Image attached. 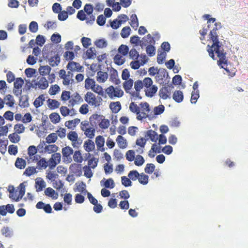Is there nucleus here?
<instances>
[{
    "label": "nucleus",
    "mask_w": 248,
    "mask_h": 248,
    "mask_svg": "<svg viewBox=\"0 0 248 248\" xmlns=\"http://www.w3.org/2000/svg\"><path fill=\"white\" fill-rule=\"evenodd\" d=\"M203 17L207 20V28H210L211 24H213V28L211 30L209 36L210 39L212 41L213 44L210 46L207 45V50L209 55L213 60L215 59L214 52L217 54L219 60L217 61L218 65L224 68L223 64L227 65L228 60L226 58V52L223 49V46L222 43L218 40V36L217 31L221 28L220 22H216V18L210 17V15L208 14L204 15ZM224 69H225L224 68Z\"/></svg>",
    "instance_id": "obj_1"
},
{
    "label": "nucleus",
    "mask_w": 248,
    "mask_h": 248,
    "mask_svg": "<svg viewBox=\"0 0 248 248\" xmlns=\"http://www.w3.org/2000/svg\"><path fill=\"white\" fill-rule=\"evenodd\" d=\"M129 109L131 112L137 114V119L138 120L141 121L151 117L150 115L151 109L147 102H141L139 106L134 102H131L129 106Z\"/></svg>",
    "instance_id": "obj_2"
},
{
    "label": "nucleus",
    "mask_w": 248,
    "mask_h": 248,
    "mask_svg": "<svg viewBox=\"0 0 248 248\" xmlns=\"http://www.w3.org/2000/svg\"><path fill=\"white\" fill-rule=\"evenodd\" d=\"M8 190L10 193L9 198L17 202L21 199L24 195L25 193V185L24 183H21L16 190H15L14 186H9Z\"/></svg>",
    "instance_id": "obj_3"
},
{
    "label": "nucleus",
    "mask_w": 248,
    "mask_h": 248,
    "mask_svg": "<svg viewBox=\"0 0 248 248\" xmlns=\"http://www.w3.org/2000/svg\"><path fill=\"white\" fill-rule=\"evenodd\" d=\"M84 99L87 103L94 107H99L102 102V99L100 96H96L92 92H87L85 95Z\"/></svg>",
    "instance_id": "obj_4"
},
{
    "label": "nucleus",
    "mask_w": 248,
    "mask_h": 248,
    "mask_svg": "<svg viewBox=\"0 0 248 248\" xmlns=\"http://www.w3.org/2000/svg\"><path fill=\"white\" fill-rule=\"evenodd\" d=\"M38 80H33L32 81L31 86L33 88L45 90L48 87V82L46 78L41 77L38 78Z\"/></svg>",
    "instance_id": "obj_5"
},
{
    "label": "nucleus",
    "mask_w": 248,
    "mask_h": 248,
    "mask_svg": "<svg viewBox=\"0 0 248 248\" xmlns=\"http://www.w3.org/2000/svg\"><path fill=\"white\" fill-rule=\"evenodd\" d=\"M59 74L60 78L63 79L62 83L64 85H69L74 81L73 74L71 71H68L66 73L64 69H61Z\"/></svg>",
    "instance_id": "obj_6"
},
{
    "label": "nucleus",
    "mask_w": 248,
    "mask_h": 248,
    "mask_svg": "<svg viewBox=\"0 0 248 248\" xmlns=\"http://www.w3.org/2000/svg\"><path fill=\"white\" fill-rule=\"evenodd\" d=\"M106 92L111 98L113 97H121L124 94V92L119 88H114L113 86L108 87Z\"/></svg>",
    "instance_id": "obj_7"
},
{
    "label": "nucleus",
    "mask_w": 248,
    "mask_h": 248,
    "mask_svg": "<svg viewBox=\"0 0 248 248\" xmlns=\"http://www.w3.org/2000/svg\"><path fill=\"white\" fill-rule=\"evenodd\" d=\"M89 123L87 121L82 122L81 123V129L84 132V134L90 139H93L94 136L95 129L94 127H87Z\"/></svg>",
    "instance_id": "obj_8"
},
{
    "label": "nucleus",
    "mask_w": 248,
    "mask_h": 248,
    "mask_svg": "<svg viewBox=\"0 0 248 248\" xmlns=\"http://www.w3.org/2000/svg\"><path fill=\"white\" fill-rule=\"evenodd\" d=\"M61 159V155L60 153H56L52 154L51 157L47 161V167L50 170H53L56 165L60 162Z\"/></svg>",
    "instance_id": "obj_9"
},
{
    "label": "nucleus",
    "mask_w": 248,
    "mask_h": 248,
    "mask_svg": "<svg viewBox=\"0 0 248 248\" xmlns=\"http://www.w3.org/2000/svg\"><path fill=\"white\" fill-rule=\"evenodd\" d=\"M39 158H40V156L38 157V160H35L37 162L36 167H29L25 170H36V169L38 170H45L47 166L48 163L46 158H42L39 160Z\"/></svg>",
    "instance_id": "obj_10"
},
{
    "label": "nucleus",
    "mask_w": 248,
    "mask_h": 248,
    "mask_svg": "<svg viewBox=\"0 0 248 248\" xmlns=\"http://www.w3.org/2000/svg\"><path fill=\"white\" fill-rule=\"evenodd\" d=\"M83 102V99L77 93H73L69 101V107H73L75 105L79 104Z\"/></svg>",
    "instance_id": "obj_11"
},
{
    "label": "nucleus",
    "mask_w": 248,
    "mask_h": 248,
    "mask_svg": "<svg viewBox=\"0 0 248 248\" xmlns=\"http://www.w3.org/2000/svg\"><path fill=\"white\" fill-rule=\"evenodd\" d=\"M37 150L35 146L31 145L29 147L28 149V154L29 156L28 161L29 162L33 161L34 160H38V156H35L37 153Z\"/></svg>",
    "instance_id": "obj_12"
},
{
    "label": "nucleus",
    "mask_w": 248,
    "mask_h": 248,
    "mask_svg": "<svg viewBox=\"0 0 248 248\" xmlns=\"http://www.w3.org/2000/svg\"><path fill=\"white\" fill-rule=\"evenodd\" d=\"M168 76V74L166 69H160L157 71L156 79L158 82L162 83L164 82V79L167 78Z\"/></svg>",
    "instance_id": "obj_13"
},
{
    "label": "nucleus",
    "mask_w": 248,
    "mask_h": 248,
    "mask_svg": "<svg viewBox=\"0 0 248 248\" xmlns=\"http://www.w3.org/2000/svg\"><path fill=\"white\" fill-rule=\"evenodd\" d=\"M98 162V159L94 157L91 158L88 161V165L83 167V170H91L92 169H94L97 166Z\"/></svg>",
    "instance_id": "obj_14"
},
{
    "label": "nucleus",
    "mask_w": 248,
    "mask_h": 248,
    "mask_svg": "<svg viewBox=\"0 0 248 248\" xmlns=\"http://www.w3.org/2000/svg\"><path fill=\"white\" fill-rule=\"evenodd\" d=\"M67 69H69L72 72V71H78L80 72L81 71L82 69V66H81L79 63L72 61L70 62L67 65Z\"/></svg>",
    "instance_id": "obj_15"
},
{
    "label": "nucleus",
    "mask_w": 248,
    "mask_h": 248,
    "mask_svg": "<svg viewBox=\"0 0 248 248\" xmlns=\"http://www.w3.org/2000/svg\"><path fill=\"white\" fill-rule=\"evenodd\" d=\"M95 143L98 150L101 152L105 151V148H104L105 139L102 136L99 135L96 137Z\"/></svg>",
    "instance_id": "obj_16"
},
{
    "label": "nucleus",
    "mask_w": 248,
    "mask_h": 248,
    "mask_svg": "<svg viewBox=\"0 0 248 248\" xmlns=\"http://www.w3.org/2000/svg\"><path fill=\"white\" fill-rule=\"evenodd\" d=\"M102 116L97 114H94L90 117V123L93 127H95L97 124H99L102 120Z\"/></svg>",
    "instance_id": "obj_17"
},
{
    "label": "nucleus",
    "mask_w": 248,
    "mask_h": 248,
    "mask_svg": "<svg viewBox=\"0 0 248 248\" xmlns=\"http://www.w3.org/2000/svg\"><path fill=\"white\" fill-rule=\"evenodd\" d=\"M155 41L154 38L150 34L144 36L141 41V43L140 44V46L142 47L144 46H146L152 44H155Z\"/></svg>",
    "instance_id": "obj_18"
},
{
    "label": "nucleus",
    "mask_w": 248,
    "mask_h": 248,
    "mask_svg": "<svg viewBox=\"0 0 248 248\" xmlns=\"http://www.w3.org/2000/svg\"><path fill=\"white\" fill-rule=\"evenodd\" d=\"M160 97L163 99H167L170 95V91L168 87L161 88L159 92Z\"/></svg>",
    "instance_id": "obj_19"
},
{
    "label": "nucleus",
    "mask_w": 248,
    "mask_h": 248,
    "mask_svg": "<svg viewBox=\"0 0 248 248\" xmlns=\"http://www.w3.org/2000/svg\"><path fill=\"white\" fill-rule=\"evenodd\" d=\"M80 121L79 119L76 118L74 120L65 122V125L68 129H73L80 123Z\"/></svg>",
    "instance_id": "obj_20"
},
{
    "label": "nucleus",
    "mask_w": 248,
    "mask_h": 248,
    "mask_svg": "<svg viewBox=\"0 0 248 248\" xmlns=\"http://www.w3.org/2000/svg\"><path fill=\"white\" fill-rule=\"evenodd\" d=\"M119 148L124 149L127 146L126 140L121 135H119L116 140Z\"/></svg>",
    "instance_id": "obj_21"
},
{
    "label": "nucleus",
    "mask_w": 248,
    "mask_h": 248,
    "mask_svg": "<svg viewBox=\"0 0 248 248\" xmlns=\"http://www.w3.org/2000/svg\"><path fill=\"white\" fill-rule=\"evenodd\" d=\"M45 194L46 196L51 197L54 200L58 198V194L51 187L46 188L45 190Z\"/></svg>",
    "instance_id": "obj_22"
},
{
    "label": "nucleus",
    "mask_w": 248,
    "mask_h": 248,
    "mask_svg": "<svg viewBox=\"0 0 248 248\" xmlns=\"http://www.w3.org/2000/svg\"><path fill=\"white\" fill-rule=\"evenodd\" d=\"M172 98L175 102L177 103L181 102L184 99V95L183 92L180 90L175 91L173 93Z\"/></svg>",
    "instance_id": "obj_23"
},
{
    "label": "nucleus",
    "mask_w": 248,
    "mask_h": 248,
    "mask_svg": "<svg viewBox=\"0 0 248 248\" xmlns=\"http://www.w3.org/2000/svg\"><path fill=\"white\" fill-rule=\"evenodd\" d=\"M109 108L113 113H117L121 109V105L120 102H111L109 105Z\"/></svg>",
    "instance_id": "obj_24"
},
{
    "label": "nucleus",
    "mask_w": 248,
    "mask_h": 248,
    "mask_svg": "<svg viewBox=\"0 0 248 248\" xmlns=\"http://www.w3.org/2000/svg\"><path fill=\"white\" fill-rule=\"evenodd\" d=\"M146 136L148 137L153 142H156L158 140V136L157 133L153 130H148L146 132Z\"/></svg>",
    "instance_id": "obj_25"
},
{
    "label": "nucleus",
    "mask_w": 248,
    "mask_h": 248,
    "mask_svg": "<svg viewBox=\"0 0 248 248\" xmlns=\"http://www.w3.org/2000/svg\"><path fill=\"white\" fill-rule=\"evenodd\" d=\"M83 146L85 151L88 152L93 151L95 148V145L93 141L91 140H88L85 141Z\"/></svg>",
    "instance_id": "obj_26"
},
{
    "label": "nucleus",
    "mask_w": 248,
    "mask_h": 248,
    "mask_svg": "<svg viewBox=\"0 0 248 248\" xmlns=\"http://www.w3.org/2000/svg\"><path fill=\"white\" fill-rule=\"evenodd\" d=\"M96 78L99 82H104L108 78V74L106 72L99 71L97 73Z\"/></svg>",
    "instance_id": "obj_27"
},
{
    "label": "nucleus",
    "mask_w": 248,
    "mask_h": 248,
    "mask_svg": "<svg viewBox=\"0 0 248 248\" xmlns=\"http://www.w3.org/2000/svg\"><path fill=\"white\" fill-rule=\"evenodd\" d=\"M103 182H104L103 186L105 188L111 189L115 186L114 181L111 178H109L108 179L103 178V179L101 181V184H102Z\"/></svg>",
    "instance_id": "obj_28"
},
{
    "label": "nucleus",
    "mask_w": 248,
    "mask_h": 248,
    "mask_svg": "<svg viewBox=\"0 0 248 248\" xmlns=\"http://www.w3.org/2000/svg\"><path fill=\"white\" fill-rule=\"evenodd\" d=\"M62 153L63 157L71 159L70 156L73 154V150L71 147L66 146L62 148Z\"/></svg>",
    "instance_id": "obj_29"
},
{
    "label": "nucleus",
    "mask_w": 248,
    "mask_h": 248,
    "mask_svg": "<svg viewBox=\"0 0 248 248\" xmlns=\"http://www.w3.org/2000/svg\"><path fill=\"white\" fill-rule=\"evenodd\" d=\"M133 85V80L132 79L126 80L123 83V87L127 93H130Z\"/></svg>",
    "instance_id": "obj_30"
},
{
    "label": "nucleus",
    "mask_w": 248,
    "mask_h": 248,
    "mask_svg": "<svg viewBox=\"0 0 248 248\" xmlns=\"http://www.w3.org/2000/svg\"><path fill=\"white\" fill-rule=\"evenodd\" d=\"M130 24L135 30H137L139 26L138 19L136 14H132L130 16Z\"/></svg>",
    "instance_id": "obj_31"
},
{
    "label": "nucleus",
    "mask_w": 248,
    "mask_h": 248,
    "mask_svg": "<svg viewBox=\"0 0 248 248\" xmlns=\"http://www.w3.org/2000/svg\"><path fill=\"white\" fill-rule=\"evenodd\" d=\"M60 58L58 54L53 57H51L49 59H48L49 63L52 67L58 65L60 63Z\"/></svg>",
    "instance_id": "obj_32"
},
{
    "label": "nucleus",
    "mask_w": 248,
    "mask_h": 248,
    "mask_svg": "<svg viewBox=\"0 0 248 248\" xmlns=\"http://www.w3.org/2000/svg\"><path fill=\"white\" fill-rule=\"evenodd\" d=\"M157 91V87L155 85H152L149 88L145 90L146 95L149 97H152Z\"/></svg>",
    "instance_id": "obj_33"
},
{
    "label": "nucleus",
    "mask_w": 248,
    "mask_h": 248,
    "mask_svg": "<svg viewBox=\"0 0 248 248\" xmlns=\"http://www.w3.org/2000/svg\"><path fill=\"white\" fill-rule=\"evenodd\" d=\"M110 80L116 85L120 83V80L118 78L117 72L113 70L110 76Z\"/></svg>",
    "instance_id": "obj_34"
},
{
    "label": "nucleus",
    "mask_w": 248,
    "mask_h": 248,
    "mask_svg": "<svg viewBox=\"0 0 248 248\" xmlns=\"http://www.w3.org/2000/svg\"><path fill=\"white\" fill-rule=\"evenodd\" d=\"M26 165V161L21 158H17L15 162L16 167L20 170L24 169Z\"/></svg>",
    "instance_id": "obj_35"
},
{
    "label": "nucleus",
    "mask_w": 248,
    "mask_h": 248,
    "mask_svg": "<svg viewBox=\"0 0 248 248\" xmlns=\"http://www.w3.org/2000/svg\"><path fill=\"white\" fill-rule=\"evenodd\" d=\"M44 101V95L43 94H41L35 99L33 102V105L36 108H38L43 104Z\"/></svg>",
    "instance_id": "obj_36"
},
{
    "label": "nucleus",
    "mask_w": 248,
    "mask_h": 248,
    "mask_svg": "<svg viewBox=\"0 0 248 248\" xmlns=\"http://www.w3.org/2000/svg\"><path fill=\"white\" fill-rule=\"evenodd\" d=\"M48 107L52 109L58 108L60 103L56 100L49 99L47 101Z\"/></svg>",
    "instance_id": "obj_37"
},
{
    "label": "nucleus",
    "mask_w": 248,
    "mask_h": 248,
    "mask_svg": "<svg viewBox=\"0 0 248 248\" xmlns=\"http://www.w3.org/2000/svg\"><path fill=\"white\" fill-rule=\"evenodd\" d=\"M51 68L48 65L40 66L39 69L40 74L42 76H46L49 74Z\"/></svg>",
    "instance_id": "obj_38"
},
{
    "label": "nucleus",
    "mask_w": 248,
    "mask_h": 248,
    "mask_svg": "<svg viewBox=\"0 0 248 248\" xmlns=\"http://www.w3.org/2000/svg\"><path fill=\"white\" fill-rule=\"evenodd\" d=\"M4 102L6 105L10 107H12L15 104V100L13 96L11 94L7 95L4 98Z\"/></svg>",
    "instance_id": "obj_39"
},
{
    "label": "nucleus",
    "mask_w": 248,
    "mask_h": 248,
    "mask_svg": "<svg viewBox=\"0 0 248 248\" xmlns=\"http://www.w3.org/2000/svg\"><path fill=\"white\" fill-rule=\"evenodd\" d=\"M45 152L48 154L55 153L58 150V147L55 144L46 145L44 148Z\"/></svg>",
    "instance_id": "obj_40"
},
{
    "label": "nucleus",
    "mask_w": 248,
    "mask_h": 248,
    "mask_svg": "<svg viewBox=\"0 0 248 248\" xmlns=\"http://www.w3.org/2000/svg\"><path fill=\"white\" fill-rule=\"evenodd\" d=\"M148 176L143 172H142L140 174L138 180L141 184L145 185L148 183Z\"/></svg>",
    "instance_id": "obj_41"
},
{
    "label": "nucleus",
    "mask_w": 248,
    "mask_h": 248,
    "mask_svg": "<svg viewBox=\"0 0 248 248\" xmlns=\"http://www.w3.org/2000/svg\"><path fill=\"white\" fill-rule=\"evenodd\" d=\"M51 122L53 124L58 123L60 121V116L57 113H52L49 115Z\"/></svg>",
    "instance_id": "obj_42"
},
{
    "label": "nucleus",
    "mask_w": 248,
    "mask_h": 248,
    "mask_svg": "<svg viewBox=\"0 0 248 248\" xmlns=\"http://www.w3.org/2000/svg\"><path fill=\"white\" fill-rule=\"evenodd\" d=\"M125 157L128 161H133L135 158V151L133 150H128L126 153Z\"/></svg>",
    "instance_id": "obj_43"
},
{
    "label": "nucleus",
    "mask_w": 248,
    "mask_h": 248,
    "mask_svg": "<svg viewBox=\"0 0 248 248\" xmlns=\"http://www.w3.org/2000/svg\"><path fill=\"white\" fill-rule=\"evenodd\" d=\"M8 138L10 141L12 143H17L20 139L19 136L17 135L16 132L11 134L9 135Z\"/></svg>",
    "instance_id": "obj_44"
},
{
    "label": "nucleus",
    "mask_w": 248,
    "mask_h": 248,
    "mask_svg": "<svg viewBox=\"0 0 248 248\" xmlns=\"http://www.w3.org/2000/svg\"><path fill=\"white\" fill-rule=\"evenodd\" d=\"M95 84V81L93 79L87 78L85 81V87L87 89H92Z\"/></svg>",
    "instance_id": "obj_45"
},
{
    "label": "nucleus",
    "mask_w": 248,
    "mask_h": 248,
    "mask_svg": "<svg viewBox=\"0 0 248 248\" xmlns=\"http://www.w3.org/2000/svg\"><path fill=\"white\" fill-rule=\"evenodd\" d=\"M131 29L129 27H125L123 28L121 32V35L123 38H127L130 35Z\"/></svg>",
    "instance_id": "obj_46"
},
{
    "label": "nucleus",
    "mask_w": 248,
    "mask_h": 248,
    "mask_svg": "<svg viewBox=\"0 0 248 248\" xmlns=\"http://www.w3.org/2000/svg\"><path fill=\"white\" fill-rule=\"evenodd\" d=\"M146 51L147 54L150 57L153 56L155 53V47L152 44L147 45Z\"/></svg>",
    "instance_id": "obj_47"
},
{
    "label": "nucleus",
    "mask_w": 248,
    "mask_h": 248,
    "mask_svg": "<svg viewBox=\"0 0 248 248\" xmlns=\"http://www.w3.org/2000/svg\"><path fill=\"white\" fill-rule=\"evenodd\" d=\"M35 184L37 192L42 191L43 188L45 187V182L42 179L37 180Z\"/></svg>",
    "instance_id": "obj_48"
},
{
    "label": "nucleus",
    "mask_w": 248,
    "mask_h": 248,
    "mask_svg": "<svg viewBox=\"0 0 248 248\" xmlns=\"http://www.w3.org/2000/svg\"><path fill=\"white\" fill-rule=\"evenodd\" d=\"M73 159L75 162L78 163L82 162L83 160V158L80 151H76L75 152L73 155Z\"/></svg>",
    "instance_id": "obj_49"
},
{
    "label": "nucleus",
    "mask_w": 248,
    "mask_h": 248,
    "mask_svg": "<svg viewBox=\"0 0 248 248\" xmlns=\"http://www.w3.org/2000/svg\"><path fill=\"white\" fill-rule=\"evenodd\" d=\"M57 140V136L56 133H51L46 138V142L48 143H54Z\"/></svg>",
    "instance_id": "obj_50"
},
{
    "label": "nucleus",
    "mask_w": 248,
    "mask_h": 248,
    "mask_svg": "<svg viewBox=\"0 0 248 248\" xmlns=\"http://www.w3.org/2000/svg\"><path fill=\"white\" fill-rule=\"evenodd\" d=\"M44 26L47 30H53L56 28L57 24L55 21H47Z\"/></svg>",
    "instance_id": "obj_51"
},
{
    "label": "nucleus",
    "mask_w": 248,
    "mask_h": 248,
    "mask_svg": "<svg viewBox=\"0 0 248 248\" xmlns=\"http://www.w3.org/2000/svg\"><path fill=\"white\" fill-rule=\"evenodd\" d=\"M14 130L17 134H21L25 131V127L23 124H17L14 126Z\"/></svg>",
    "instance_id": "obj_52"
},
{
    "label": "nucleus",
    "mask_w": 248,
    "mask_h": 248,
    "mask_svg": "<svg viewBox=\"0 0 248 248\" xmlns=\"http://www.w3.org/2000/svg\"><path fill=\"white\" fill-rule=\"evenodd\" d=\"M67 138L71 141H76L78 139V135L76 132L71 131L68 133Z\"/></svg>",
    "instance_id": "obj_53"
},
{
    "label": "nucleus",
    "mask_w": 248,
    "mask_h": 248,
    "mask_svg": "<svg viewBox=\"0 0 248 248\" xmlns=\"http://www.w3.org/2000/svg\"><path fill=\"white\" fill-rule=\"evenodd\" d=\"M29 30L31 32L35 33L38 30V25L36 21H31L29 25Z\"/></svg>",
    "instance_id": "obj_54"
},
{
    "label": "nucleus",
    "mask_w": 248,
    "mask_h": 248,
    "mask_svg": "<svg viewBox=\"0 0 248 248\" xmlns=\"http://www.w3.org/2000/svg\"><path fill=\"white\" fill-rule=\"evenodd\" d=\"M155 152L160 153V151L158 150V147L155 144H153L151 149L149 151L148 155L150 157H154L155 156Z\"/></svg>",
    "instance_id": "obj_55"
},
{
    "label": "nucleus",
    "mask_w": 248,
    "mask_h": 248,
    "mask_svg": "<svg viewBox=\"0 0 248 248\" xmlns=\"http://www.w3.org/2000/svg\"><path fill=\"white\" fill-rule=\"evenodd\" d=\"M144 162V159L143 157L140 155H137L134 160V163L136 166H140Z\"/></svg>",
    "instance_id": "obj_56"
},
{
    "label": "nucleus",
    "mask_w": 248,
    "mask_h": 248,
    "mask_svg": "<svg viewBox=\"0 0 248 248\" xmlns=\"http://www.w3.org/2000/svg\"><path fill=\"white\" fill-rule=\"evenodd\" d=\"M115 63L118 65L123 64L124 62V59L120 55L117 54L114 58Z\"/></svg>",
    "instance_id": "obj_57"
},
{
    "label": "nucleus",
    "mask_w": 248,
    "mask_h": 248,
    "mask_svg": "<svg viewBox=\"0 0 248 248\" xmlns=\"http://www.w3.org/2000/svg\"><path fill=\"white\" fill-rule=\"evenodd\" d=\"M119 52L122 54H123V56H125L127 54L129 48L128 47L124 45H122L120 46L118 49Z\"/></svg>",
    "instance_id": "obj_58"
},
{
    "label": "nucleus",
    "mask_w": 248,
    "mask_h": 248,
    "mask_svg": "<svg viewBox=\"0 0 248 248\" xmlns=\"http://www.w3.org/2000/svg\"><path fill=\"white\" fill-rule=\"evenodd\" d=\"M84 11L88 15H92L93 11V5L91 4H86L84 7Z\"/></svg>",
    "instance_id": "obj_59"
},
{
    "label": "nucleus",
    "mask_w": 248,
    "mask_h": 248,
    "mask_svg": "<svg viewBox=\"0 0 248 248\" xmlns=\"http://www.w3.org/2000/svg\"><path fill=\"white\" fill-rule=\"evenodd\" d=\"M1 233L5 237H11L12 235V232L9 227H3L1 230Z\"/></svg>",
    "instance_id": "obj_60"
},
{
    "label": "nucleus",
    "mask_w": 248,
    "mask_h": 248,
    "mask_svg": "<svg viewBox=\"0 0 248 248\" xmlns=\"http://www.w3.org/2000/svg\"><path fill=\"white\" fill-rule=\"evenodd\" d=\"M109 121L108 119H102L100 121V122L99 124V126L102 129H106L108 128L109 126Z\"/></svg>",
    "instance_id": "obj_61"
},
{
    "label": "nucleus",
    "mask_w": 248,
    "mask_h": 248,
    "mask_svg": "<svg viewBox=\"0 0 248 248\" xmlns=\"http://www.w3.org/2000/svg\"><path fill=\"white\" fill-rule=\"evenodd\" d=\"M164 106L162 105H160L154 108V112L155 115H158L162 114L164 111Z\"/></svg>",
    "instance_id": "obj_62"
},
{
    "label": "nucleus",
    "mask_w": 248,
    "mask_h": 248,
    "mask_svg": "<svg viewBox=\"0 0 248 248\" xmlns=\"http://www.w3.org/2000/svg\"><path fill=\"white\" fill-rule=\"evenodd\" d=\"M60 91L59 86L57 85H52L49 90V93L50 95H55Z\"/></svg>",
    "instance_id": "obj_63"
},
{
    "label": "nucleus",
    "mask_w": 248,
    "mask_h": 248,
    "mask_svg": "<svg viewBox=\"0 0 248 248\" xmlns=\"http://www.w3.org/2000/svg\"><path fill=\"white\" fill-rule=\"evenodd\" d=\"M130 58L133 60H138L139 54L135 48H132L129 52Z\"/></svg>",
    "instance_id": "obj_64"
}]
</instances>
